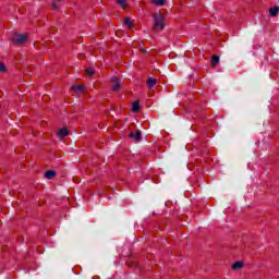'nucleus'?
I'll return each mask as SVG.
<instances>
[{"label":"nucleus","mask_w":279,"mask_h":279,"mask_svg":"<svg viewBox=\"0 0 279 279\" xmlns=\"http://www.w3.org/2000/svg\"><path fill=\"white\" fill-rule=\"evenodd\" d=\"M86 73H87V75H89L90 77H93V75H95V70H93V69H87V70H86Z\"/></svg>","instance_id":"a211bd4d"},{"label":"nucleus","mask_w":279,"mask_h":279,"mask_svg":"<svg viewBox=\"0 0 279 279\" xmlns=\"http://www.w3.org/2000/svg\"><path fill=\"white\" fill-rule=\"evenodd\" d=\"M124 25H126V27H128L129 29H132V28L134 27V22H132V19L125 17V19H124Z\"/></svg>","instance_id":"1a4fd4ad"},{"label":"nucleus","mask_w":279,"mask_h":279,"mask_svg":"<svg viewBox=\"0 0 279 279\" xmlns=\"http://www.w3.org/2000/svg\"><path fill=\"white\" fill-rule=\"evenodd\" d=\"M8 71V68L4 65V63H0V73H5Z\"/></svg>","instance_id":"f3484780"},{"label":"nucleus","mask_w":279,"mask_h":279,"mask_svg":"<svg viewBox=\"0 0 279 279\" xmlns=\"http://www.w3.org/2000/svg\"><path fill=\"white\" fill-rule=\"evenodd\" d=\"M57 136L60 141H62V138L69 136V129H66V126L59 129L57 132Z\"/></svg>","instance_id":"20e7f679"},{"label":"nucleus","mask_w":279,"mask_h":279,"mask_svg":"<svg viewBox=\"0 0 279 279\" xmlns=\"http://www.w3.org/2000/svg\"><path fill=\"white\" fill-rule=\"evenodd\" d=\"M154 5H165V0H151Z\"/></svg>","instance_id":"dca6fc26"},{"label":"nucleus","mask_w":279,"mask_h":279,"mask_svg":"<svg viewBox=\"0 0 279 279\" xmlns=\"http://www.w3.org/2000/svg\"><path fill=\"white\" fill-rule=\"evenodd\" d=\"M157 82H158V81H157L156 78L149 77V78L146 81V84H147L148 88H154L155 85L157 84Z\"/></svg>","instance_id":"0eeeda50"},{"label":"nucleus","mask_w":279,"mask_h":279,"mask_svg":"<svg viewBox=\"0 0 279 279\" xmlns=\"http://www.w3.org/2000/svg\"><path fill=\"white\" fill-rule=\"evenodd\" d=\"M166 27L165 15L162 13L153 14V29L154 32H162Z\"/></svg>","instance_id":"f257e3e1"},{"label":"nucleus","mask_w":279,"mask_h":279,"mask_svg":"<svg viewBox=\"0 0 279 279\" xmlns=\"http://www.w3.org/2000/svg\"><path fill=\"white\" fill-rule=\"evenodd\" d=\"M26 40H29V36L21 33H15L11 39L12 44L15 46L25 45Z\"/></svg>","instance_id":"f03ea898"},{"label":"nucleus","mask_w":279,"mask_h":279,"mask_svg":"<svg viewBox=\"0 0 279 279\" xmlns=\"http://www.w3.org/2000/svg\"><path fill=\"white\" fill-rule=\"evenodd\" d=\"M130 137L134 138V141H137V142L141 141V131H136L135 133L131 132Z\"/></svg>","instance_id":"9d476101"},{"label":"nucleus","mask_w":279,"mask_h":279,"mask_svg":"<svg viewBox=\"0 0 279 279\" xmlns=\"http://www.w3.org/2000/svg\"><path fill=\"white\" fill-rule=\"evenodd\" d=\"M72 90H74L75 93H85L86 92V86L84 85H73L71 87Z\"/></svg>","instance_id":"423d86ee"},{"label":"nucleus","mask_w":279,"mask_h":279,"mask_svg":"<svg viewBox=\"0 0 279 279\" xmlns=\"http://www.w3.org/2000/svg\"><path fill=\"white\" fill-rule=\"evenodd\" d=\"M133 112H138L141 110V100H135L132 106Z\"/></svg>","instance_id":"6e6552de"},{"label":"nucleus","mask_w":279,"mask_h":279,"mask_svg":"<svg viewBox=\"0 0 279 279\" xmlns=\"http://www.w3.org/2000/svg\"><path fill=\"white\" fill-rule=\"evenodd\" d=\"M118 5L122 8V10H125L128 8V0H117Z\"/></svg>","instance_id":"f8f14e48"},{"label":"nucleus","mask_w":279,"mask_h":279,"mask_svg":"<svg viewBox=\"0 0 279 279\" xmlns=\"http://www.w3.org/2000/svg\"><path fill=\"white\" fill-rule=\"evenodd\" d=\"M217 64H219V56L214 54L211 57V66H214V69H215V66H217Z\"/></svg>","instance_id":"ddd939ff"},{"label":"nucleus","mask_w":279,"mask_h":279,"mask_svg":"<svg viewBox=\"0 0 279 279\" xmlns=\"http://www.w3.org/2000/svg\"><path fill=\"white\" fill-rule=\"evenodd\" d=\"M243 267H245V264L241 260H238V262L232 264L231 269L233 271H239V269H243Z\"/></svg>","instance_id":"39448f33"},{"label":"nucleus","mask_w":279,"mask_h":279,"mask_svg":"<svg viewBox=\"0 0 279 279\" xmlns=\"http://www.w3.org/2000/svg\"><path fill=\"white\" fill-rule=\"evenodd\" d=\"M270 16H277L279 12V7H274L269 9Z\"/></svg>","instance_id":"2eb2a0df"},{"label":"nucleus","mask_w":279,"mask_h":279,"mask_svg":"<svg viewBox=\"0 0 279 279\" xmlns=\"http://www.w3.org/2000/svg\"><path fill=\"white\" fill-rule=\"evenodd\" d=\"M111 90L117 93L118 90H121V78L117 76H112L111 80Z\"/></svg>","instance_id":"7ed1b4c3"},{"label":"nucleus","mask_w":279,"mask_h":279,"mask_svg":"<svg viewBox=\"0 0 279 279\" xmlns=\"http://www.w3.org/2000/svg\"><path fill=\"white\" fill-rule=\"evenodd\" d=\"M54 175H56V171H53V170H48L45 173V178H47V180H53Z\"/></svg>","instance_id":"9b49d317"},{"label":"nucleus","mask_w":279,"mask_h":279,"mask_svg":"<svg viewBox=\"0 0 279 279\" xmlns=\"http://www.w3.org/2000/svg\"><path fill=\"white\" fill-rule=\"evenodd\" d=\"M58 3H62V0H53L51 3L52 10H60V4Z\"/></svg>","instance_id":"4468645a"}]
</instances>
